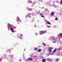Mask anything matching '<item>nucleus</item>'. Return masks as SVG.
Returning a JSON list of instances; mask_svg holds the SVG:
<instances>
[{
	"instance_id": "f257e3e1",
	"label": "nucleus",
	"mask_w": 62,
	"mask_h": 62,
	"mask_svg": "<svg viewBox=\"0 0 62 62\" xmlns=\"http://www.w3.org/2000/svg\"><path fill=\"white\" fill-rule=\"evenodd\" d=\"M40 35H42V34H43L44 32H43V31H39Z\"/></svg>"
},
{
	"instance_id": "f03ea898",
	"label": "nucleus",
	"mask_w": 62,
	"mask_h": 62,
	"mask_svg": "<svg viewBox=\"0 0 62 62\" xmlns=\"http://www.w3.org/2000/svg\"><path fill=\"white\" fill-rule=\"evenodd\" d=\"M54 13L53 12H52V13L51 14V16H53V15H54Z\"/></svg>"
},
{
	"instance_id": "7ed1b4c3",
	"label": "nucleus",
	"mask_w": 62,
	"mask_h": 62,
	"mask_svg": "<svg viewBox=\"0 0 62 62\" xmlns=\"http://www.w3.org/2000/svg\"><path fill=\"white\" fill-rule=\"evenodd\" d=\"M11 31H12V32H13H13H14V31H13V28H12V27H11Z\"/></svg>"
},
{
	"instance_id": "20e7f679",
	"label": "nucleus",
	"mask_w": 62,
	"mask_h": 62,
	"mask_svg": "<svg viewBox=\"0 0 62 62\" xmlns=\"http://www.w3.org/2000/svg\"><path fill=\"white\" fill-rule=\"evenodd\" d=\"M28 3H32V2L31 1V0H29L28 1Z\"/></svg>"
},
{
	"instance_id": "39448f33",
	"label": "nucleus",
	"mask_w": 62,
	"mask_h": 62,
	"mask_svg": "<svg viewBox=\"0 0 62 62\" xmlns=\"http://www.w3.org/2000/svg\"><path fill=\"white\" fill-rule=\"evenodd\" d=\"M20 20V18H19L18 17H17L16 18V21H19Z\"/></svg>"
},
{
	"instance_id": "423d86ee",
	"label": "nucleus",
	"mask_w": 62,
	"mask_h": 62,
	"mask_svg": "<svg viewBox=\"0 0 62 62\" xmlns=\"http://www.w3.org/2000/svg\"><path fill=\"white\" fill-rule=\"evenodd\" d=\"M28 60H32L33 59H32L31 58H30L28 59Z\"/></svg>"
},
{
	"instance_id": "0eeeda50",
	"label": "nucleus",
	"mask_w": 62,
	"mask_h": 62,
	"mask_svg": "<svg viewBox=\"0 0 62 62\" xmlns=\"http://www.w3.org/2000/svg\"><path fill=\"white\" fill-rule=\"evenodd\" d=\"M49 52L50 53H51V52H52V50H51V48H49Z\"/></svg>"
},
{
	"instance_id": "6e6552de",
	"label": "nucleus",
	"mask_w": 62,
	"mask_h": 62,
	"mask_svg": "<svg viewBox=\"0 0 62 62\" xmlns=\"http://www.w3.org/2000/svg\"><path fill=\"white\" fill-rule=\"evenodd\" d=\"M56 51V49H55L53 51V53H55Z\"/></svg>"
},
{
	"instance_id": "1a4fd4ad",
	"label": "nucleus",
	"mask_w": 62,
	"mask_h": 62,
	"mask_svg": "<svg viewBox=\"0 0 62 62\" xmlns=\"http://www.w3.org/2000/svg\"><path fill=\"white\" fill-rule=\"evenodd\" d=\"M45 61H46V60H45V59H43L42 60V61H43V62H45Z\"/></svg>"
},
{
	"instance_id": "9d476101",
	"label": "nucleus",
	"mask_w": 62,
	"mask_h": 62,
	"mask_svg": "<svg viewBox=\"0 0 62 62\" xmlns=\"http://www.w3.org/2000/svg\"><path fill=\"white\" fill-rule=\"evenodd\" d=\"M59 36L60 37H61V36H62V33H60L59 35Z\"/></svg>"
},
{
	"instance_id": "9b49d317",
	"label": "nucleus",
	"mask_w": 62,
	"mask_h": 62,
	"mask_svg": "<svg viewBox=\"0 0 62 62\" xmlns=\"http://www.w3.org/2000/svg\"><path fill=\"white\" fill-rule=\"evenodd\" d=\"M38 51L39 52H41V49H39L38 50Z\"/></svg>"
},
{
	"instance_id": "f8f14e48",
	"label": "nucleus",
	"mask_w": 62,
	"mask_h": 62,
	"mask_svg": "<svg viewBox=\"0 0 62 62\" xmlns=\"http://www.w3.org/2000/svg\"><path fill=\"white\" fill-rule=\"evenodd\" d=\"M57 50L58 51H60L61 50V48H59L58 49H57Z\"/></svg>"
},
{
	"instance_id": "ddd939ff",
	"label": "nucleus",
	"mask_w": 62,
	"mask_h": 62,
	"mask_svg": "<svg viewBox=\"0 0 62 62\" xmlns=\"http://www.w3.org/2000/svg\"><path fill=\"white\" fill-rule=\"evenodd\" d=\"M46 32H47V31H43L44 34V33H46Z\"/></svg>"
},
{
	"instance_id": "4468645a",
	"label": "nucleus",
	"mask_w": 62,
	"mask_h": 62,
	"mask_svg": "<svg viewBox=\"0 0 62 62\" xmlns=\"http://www.w3.org/2000/svg\"><path fill=\"white\" fill-rule=\"evenodd\" d=\"M29 10H30V11H31V10H32V9L31 8L29 9Z\"/></svg>"
},
{
	"instance_id": "2eb2a0df",
	"label": "nucleus",
	"mask_w": 62,
	"mask_h": 62,
	"mask_svg": "<svg viewBox=\"0 0 62 62\" xmlns=\"http://www.w3.org/2000/svg\"><path fill=\"white\" fill-rule=\"evenodd\" d=\"M47 26V27H48V28H50V26Z\"/></svg>"
},
{
	"instance_id": "dca6fc26",
	"label": "nucleus",
	"mask_w": 62,
	"mask_h": 62,
	"mask_svg": "<svg viewBox=\"0 0 62 62\" xmlns=\"http://www.w3.org/2000/svg\"><path fill=\"white\" fill-rule=\"evenodd\" d=\"M56 61H58V59H57L56 60Z\"/></svg>"
},
{
	"instance_id": "f3484780",
	"label": "nucleus",
	"mask_w": 62,
	"mask_h": 62,
	"mask_svg": "<svg viewBox=\"0 0 62 62\" xmlns=\"http://www.w3.org/2000/svg\"><path fill=\"white\" fill-rule=\"evenodd\" d=\"M47 23L49 24H51V23H50V22H47Z\"/></svg>"
},
{
	"instance_id": "a211bd4d",
	"label": "nucleus",
	"mask_w": 62,
	"mask_h": 62,
	"mask_svg": "<svg viewBox=\"0 0 62 62\" xmlns=\"http://www.w3.org/2000/svg\"><path fill=\"white\" fill-rule=\"evenodd\" d=\"M41 16L42 17H43V18H45V17L43 16Z\"/></svg>"
},
{
	"instance_id": "6ab92c4d",
	"label": "nucleus",
	"mask_w": 62,
	"mask_h": 62,
	"mask_svg": "<svg viewBox=\"0 0 62 62\" xmlns=\"http://www.w3.org/2000/svg\"><path fill=\"white\" fill-rule=\"evenodd\" d=\"M49 49H52V50H53V48L50 47Z\"/></svg>"
},
{
	"instance_id": "aec40b11",
	"label": "nucleus",
	"mask_w": 62,
	"mask_h": 62,
	"mask_svg": "<svg viewBox=\"0 0 62 62\" xmlns=\"http://www.w3.org/2000/svg\"><path fill=\"white\" fill-rule=\"evenodd\" d=\"M55 20H58L57 18V17H56V18L55 19Z\"/></svg>"
},
{
	"instance_id": "412c9836",
	"label": "nucleus",
	"mask_w": 62,
	"mask_h": 62,
	"mask_svg": "<svg viewBox=\"0 0 62 62\" xmlns=\"http://www.w3.org/2000/svg\"><path fill=\"white\" fill-rule=\"evenodd\" d=\"M14 29H15V28H16V27L14 26Z\"/></svg>"
},
{
	"instance_id": "4be33fe9",
	"label": "nucleus",
	"mask_w": 62,
	"mask_h": 62,
	"mask_svg": "<svg viewBox=\"0 0 62 62\" xmlns=\"http://www.w3.org/2000/svg\"><path fill=\"white\" fill-rule=\"evenodd\" d=\"M61 2L60 4H62V0H61Z\"/></svg>"
},
{
	"instance_id": "5701e85b",
	"label": "nucleus",
	"mask_w": 62,
	"mask_h": 62,
	"mask_svg": "<svg viewBox=\"0 0 62 62\" xmlns=\"http://www.w3.org/2000/svg\"><path fill=\"white\" fill-rule=\"evenodd\" d=\"M37 48H35V49H34V50H37Z\"/></svg>"
},
{
	"instance_id": "b1692460",
	"label": "nucleus",
	"mask_w": 62,
	"mask_h": 62,
	"mask_svg": "<svg viewBox=\"0 0 62 62\" xmlns=\"http://www.w3.org/2000/svg\"><path fill=\"white\" fill-rule=\"evenodd\" d=\"M43 45H44V46H45L46 44H44Z\"/></svg>"
},
{
	"instance_id": "393cba45",
	"label": "nucleus",
	"mask_w": 62,
	"mask_h": 62,
	"mask_svg": "<svg viewBox=\"0 0 62 62\" xmlns=\"http://www.w3.org/2000/svg\"><path fill=\"white\" fill-rule=\"evenodd\" d=\"M35 4V2H34V3H33V4Z\"/></svg>"
},
{
	"instance_id": "a878e982",
	"label": "nucleus",
	"mask_w": 62,
	"mask_h": 62,
	"mask_svg": "<svg viewBox=\"0 0 62 62\" xmlns=\"http://www.w3.org/2000/svg\"><path fill=\"white\" fill-rule=\"evenodd\" d=\"M29 17H31V16H29Z\"/></svg>"
},
{
	"instance_id": "bb28decb",
	"label": "nucleus",
	"mask_w": 62,
	"mask_h": 62,
	"mask_svg": "<svg viewBox=\"0 0 62 62\" xmlns=\"http://www.w3.org/2000/svg\"><path fill=\"white\" fill-rule=\"evenodd\" d=\"M53 54H51V55H53Z\"/></svg>"
},
{
	"instance_id": "cd10ccee",
	"label": "nucleus",
	"mask_w": 62,
	"mask_h": 62,
	"mask_svg": "<svg viewBox=\"0 0 62 62\" xmlns=\"http://www.w3.org/2000/svg\"><path fill=\"white\" fill-rule=\"evenodd\" d=\"M20 39H22V38H20Z\"/></svg>"
},
{
	"instance_id": "c85d7f7f",
	"label": "nucleus",
	"mask_w": 62,
	"mask_h": 62,
	"mask_svg": "<svg viewBox=\"0 0 62 62\" xmlns=\"http://www.w3.org/2000/svg\"><path fill=\"white\" fill-rule=\"evenodd\" d=\"M26 17H27V16H26Z\"/></svg>"
},
{
	"instance_id": "c756f323",
	"label": "nucleus",
	"mask_w": 62,
	"mask_h": 62,
	"mask_svg": "<svg viewBox=\"0 0 62 62\" xmlns=\"http://www.w3.org/2000/svg\"><path fill=\"white\" fill-rule=\"evenodd\" d=\"M41 2H42V1H41Z\"/></svg>"
},
{
	"instance_id": "7c9ffc66",
	"label": "nucleus",
	"mask_w": 62,
	"mask_h": 62,
	"mask_svg": "<svg viewBox=\"0 0 62 62\" xmlns=\"http://www.w3.org/2000/svg\"><path fill=\"white\" fill-rule=\"evenodd\" d=\"M35 27H36V26H35Z\"/></svg>"
}]
</instances>
